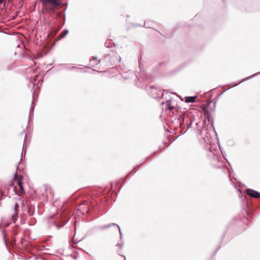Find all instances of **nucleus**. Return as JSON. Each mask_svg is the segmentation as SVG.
Returning a JSON list of instances; mask_svg holds the SVG:
<instances>
[{
    "mask_svg": "<svg viewBox=\"0 0 260 260\" xmlns=\"http://www.w3.org/2000/svg\"><path fill=\"white\" fill-rule=\"evenodd\" d=\"M173 118V121L176 122L180 126V128H184L186 126L187 129L191 127L194 119L191 115H187L184 116L183 118L181 119V116L177 114H174Z\"/></svg>",
    "mask_w": 260,
    "mask_h": 260,
    "instance_id": "f257e3e1",
    "label": "nucleus"
},
{
    "mask_svg": "<svg viewBox=\"0 0 260 260\" xmlns=\"http://www.w3.org/2000/svg\"><path fill=\"white\" fill-rule=\"evenodd\" d=\"M43 4L46 9L53 10L55 7L60 5L61 3L59 0H43Z\"/></svg>",
    "mask_w": 260,
    "mask_h": 260,
    "instance_id": "f03ea898",
    "label": "nucleus"
},
{
    "mask_svg": "<svg viewBox=\"0 0 260 260\" xmlns=\"http://www.w3.org/2000/svg\"><path fill=\"white\" fill-rule=\"evenodd\" d=\"M247 194L251 198H258L260 197V192L252 189L248 188L246 190Z\"/></svg>",
    "mask_w": 260,
    "mask_h": 260,
    "instance_id": "7ed1b4c3",
    "label": "nucleus"
},
{
    "mask_svg": "<svg viewBox=\"0 0 260 260\" xmlns=\"http://www.w3.org/2000/svg\"><path fill=\"white\" fill-rule=\"evenodd\" d=\"M205 122H208V125H211L210 128L213 127L214 129V121L210 113L208 114V115H204Z\"/></svg>",
    "mask_w": 260,
    "mask_h": 260,
    "instance_id": "20e7f679",
    "label": "nucleus"
},
{
    "mask_svg": "<svg viewBox=\"0 0 260 260\" xmlns=\"http://www.w3.org/2000/svg\"><path fill=\"white\" fill-rule=\"evenodd\" d=\"M110 227H113L114 231L115 232L119 231L120 232L119 226L115 223H112L109 225L102 226L101 227V229L103 230Z\"/></svg>",
    "mask_w": 260,
    "mask_h": 260,
    "instance_id": "39448f33",
    "label": "nucleus"
},
{
    "mask_svg": "<svg viewBox=\"0 0 260 260\" xmlns=\"http://www.w3.org/2000/svg\"><path fill=\"white\" fill-rule=\"evenodd\" d=\"M150 88L152 90H155V93H152L151 96L153 98H156L159 96L160 94H161L160 90H158V89L156 87H154V86H150Z\"/></svg>",
    "mask_w": 260,
    "mask_h": 260,
    "instance_id": "423d86ee",
    "label": "nucleus"
},
{
    "mask_svg": "<svg viewBox=\"0 0 260 260\" xmlns=\"http://www.w3.org/2000/svg\"><path fill=\"white\" fill-rule=\"evenodd\" d=\"M197 98V96H188L185 97V102L186 103H192L195 102L196 99Z\"/></svg>",
    "mask_w": 260,
    "mask_h": 260,
    "instance_id": "0eeeda50",
    "label": "nucleus"
},
{
    "mask_svg": "<svg viewBox=\"0 0 260 260\" xmlns=\"http://www.w3.org/2000/svg\"><path fill=\"white\" fill-rule=\"evenodd\" d=\"M17 180L18 185L19 187V188L20 189V190L19 191V194L20 196H21L22 194L24 193V190L23 187L22 186V182H21V179L20 178H17Z\"/></svg>",
    "mask_w": 260,
    "mask_h": 260,
    "instance_id": "6e6552de",
    "label": "nucleus"
},
{
    "mask_svg": "<svg viewBox=\"0 0 260 260\" xmlns=\"http://www.w3.org/2000/svg\"><path fill=\"white\" fill-rule=\"evenodd\" d=\"M258 74H260V72H259L258 73H257L256 74H254L250 76H249V77H247L246 78H245L244 79H243L238 84H235V85L233 86L232 87H234V86H237L238 85H239V84L243 82H245L249 79H250L253 77H254L255 76H256L257 75H258Z\"/></svg>",
    "mask_w": 260,
    "mask_h": 260,
    "instance_id": "1a4fd4ad",
    "label": "nucleus"
},
{
    "mask_svg": "<svg viewBox=\"0 0 260 260\" xmlns=\"http://www.w3.org/2000/svg\"><path fill=\"white\" fill-rule=\"evenodd\" d=\"M239 197L240 198H242V197H243L244 198L242 199V200L244 201V200H245V204H246V206H249V203H248V202H249V199L247 197V196L246 194L245 195H243L242 194V193L241 192H240V193L239 194Z\"/></svg>",
    "mask_w": 260,
    "mask_h": 260,
    "instance_id": "9d476101",
    "label": "nucleus"
},
{
    "mask_svg": "<svg viewBox=\"0 0 260 260\" xmlns=\"http://www.w3.org/2000/svg\"><path fill=\"white\" fill-rule=\"evenodd\" d=\"M208 141L207 142V145H206V147H205V149L206 150L209 151V152H212V147L211 145V141L209 138H208Z\"/></svg>",
    "mask_w": 260,
    "mask_h": 260,
    "instance_id": "9b49d317",
    "label": "nucleus"
},
{
    "mask_svg": "<svg viewBox=\"0 0 260 260\" xmlns=\"http://www.w3.org/2000/svg\"><path fill=\"white\" fill-rule=\"evenodd\" d=\"M172 101L171 100H168L166 101V105L167 106L168 109L171 111L175 109V107L171 105Z\"/></svg>",
    "mask_w": 260,
    "mask_h": 260,
    "instance_id": "f8f14e48",
    "label": "nucleus"
},
{
    "mask_svg": "<svg viewBox=\"0 0 260 260\" xmlns=\"http://www.w3.org/2000/svg\"><path fill=\"white\" fill-rule=\"evenodd\" d=\"M208 105H206L203 106V107L202 108V112L204 114V116L205 115H208L209 113H210V112L208 110Z\"/></svg>",
    "mask_w": 260,
    "mask_h": 260,
    "instance_id": "ddd939ff",
    "label": "nucleus"
},
{
    "mask_svg": "<svg viewBox=\"0 0 260 260\" xmlns=\"http://www.w3.org/2000/svg\"><path fill=\"white\" fill-rule=\"evenodd\" d=\"M234 221H232L230 224L228 226L227 228V230L223 234V235H222V238L225 236L226 234L228 233V231L230 230V229H231V228H233V225H234Z\"/></svg>",
    "mask_w": 260,
    "mask_h": 260,
    "instance_id": "4468645a",
    "label": "nucleus"
},
{
    "mask_svg": "<svg viewBox=\"0 0 260 260\" xmlns=\"http://www.w3.org/2000/svg\"><path fill=\"white\" fill-rule=\"evenodd\" d=\"M68 33V30H66L64 32H62L61 34V38H64Z\"/></svg>",
    "mask_w": 260,
    "mask_h": 260,
    "instance_id": "2eb2a0df",
    "label": "nucleus"
},
{
    "mask_svg": "<svg viewBox=\"0 0 260 260\" xmlns=\"http://www.w3.org/2000/svg\"><path fill=\"white\" fill-rule=\"evenodd\" d=\"M222 153V155L223 157V158H224L225 160L226 161V162L228 164V165L231 166V164H230V162L229 161V160H228V159L226 158V157H225L224 155L223 154V153L221 152Z\"/></svg>",
    "mask_w": 260,
    "mask_h": 260,
    "instance_id": "dca6fc26",
    "label": "nucleus"
},
{
    "mask_svg": "<svg viewBox=\"0 0 260 260\" xmlns=\"http://www.w3.org/2000/svg\"><path fill=\"white\" fill-rule=\"evenodd\" d=\"M213 157H214V158H215V159L217 162H220V159H219V158L217 156H215V154H214V153H213Z\"/></svg>",
    "mask_w": 260,
    "mask_h": 260,
    "instance_id": "f3484780",
    "label": "nucleus"
},
{
    "mask_svg": "<svg viewBox=\"0 0 260 260\" xmlns=\"http://www.w3.org/2000/svg\"><path fill=\"white\" fill-rule=\"evenodd\" d=\"M140 165H141V164H140L139 165L137 166V167H134L133 169V170L131 171V173H132L133 171H134V170H135L136 171H137V168H139Z\"/></svg>",
    "mask_w": 260,
    "mask_h": 260,
    "instance_id": "a211bd4d",
    "label": "nucleus"
},
{
    "mask_svg": "<svg viewBox=\"0 0 260 260\" xmlns=\"http://www.w3.org/2000/svg\"><path fill=\"white\" fill-rule=\"evenodd\" d=\"M220 248V245H219L217 247V248H216V250H215L214 253H216V252H217V251H218Z\"/></svg>",
    "mask_w": 260,
    "mask_h": 260,
    "instance_id": "6ab92c4d",
    "label": "nucleus"
},
{
    "mask_svg": "<svg viewBox=\"0 0 260 260\" xmlns=\"http://www.w3.org/2000/svg\"><path fill=\"white\" fill-rule=\"evenodd\" d=\"M19 207V205L18 203H16L15 205V210L16 211L17 208Z\"/></svg>",
    "mask_w": 260,
    "mask_h": 260,
    "instance_id": "aec40b11",
    "label": "nucleus"
},
{
    "mask_svg": "<svg viewBox=\"0 0 260 260\" xmlns=\"http://www.w3.org/2000/svg\"><path fill=\"white\" fill-rule=\"evenodd\" d=\"M138 24H135V23H133V24H132V23H131V26H134V27H135V26H138Z\"/></svg>",
    "mask_w": 260,
    "mask_h": 260,
    "instance_id": "412c9836",
    "label": "nucleus"
},
{
    "mask_svg": "<svg viewBox=\"0 0 260 260\" xmlns=\"http://www.w3.org/2000/svg\"><path fill=\"white\" fill-rule=\"evenodd\" d=\"M216 167L217 168H218V169H220V168H222V165H221V166H217V167Z\"/></svg>",
    "mask_w": 260,
    "mask_h": 260,
    "instance_id": "4be33fe9",
    "label": "nucleus"
},
{
    "mask_svg": "<svg viewBox=\"0 0 260 260\" xmlns=\"http://www.w3.org/2000/svg\"><path fill=\"white\" fill-rule=\"evenodd\" d=\"M5 0H0V5H1L2 4H3L4 3Z\"/></svg>",
    "mask_w": 260,
    "mask_h": 260,
    "instance_id": "5701e85b",
    "label": "nucleus"
},
{
    "mask_svg": "<svg viewBox=\"0 0 260 260\" xmlns=\"http://www.w3.org/2000/svg\"><path fill=\"white\" fill-rule=\"evenodd\" d=\"M94 59H95V62H96V63L99 62V61L96 58H95Z\"/></svg>",
    "mask_w": 260,
    "mask_h": 260,
    "instance_id": "b1692460",
    "label": "nucleus"
},
{
    "mask_svg": "<svg viewBox=\"0 0 260 260\" xmlns=\"http://www.w3.org/2000/svg\"><path fill=\"white\" fill-rule=\"evenodd\" d=\"M148 158H149V157H146V158H145V160L144 161H143L142 162V164L144 163V162H145V161L146 160H147Z\"/></svg>",
    "mask_w": 260,
    "mask_h": 260,
    "instance_id": "393cba45",
    "label": "nucleus"
},
{
    "mask_svg": "<svg viewBox=\"0 0 260 260\" xmlns=\"http://www.w3.org/2000/svg\"><path fill=\"white\" fill-rule=\"evenodd\" d=\"M163 147L159 146L158 149H161Z\"/></svg>",
    "mask_w": 260,
    "mask_h": 260,
    "instance_id": "a878e982",
    "label": "nucleus"
},
{
    "mask_svg": "<svg viewBox=\"0 0 260 260\" xmlns=\"http://www.w3.org/2000/svg\"><path fill=\"white\" fill-rule=\"evenodd\" d=\"M156 152H157V151H154L151 155L154 154Z\"/></svg>",
    "mask_w": 260,
    "mask_h": 260,
    "instance_id": "bb28decb",
    "label": "nucleus"
},
{
    "mask_svg": "<svg viewBox=\"0 0 260 260\" xmlns=\"http://www.w3.org/2000/svg\"><path fill=\"white\" fill-rule=\"evenodd\" d=\"M139 66H140V60H139Z\"/></svg>",
    "mask_w": 260,
    "mask_h": 260,
    "instance_id": "cd10ccee",
    "label": "nucleus"
},
{
    "mask_svg": "<svg viewBox=\"0 0 260 260\" xmlns=\"http://www.w3.org/2000/svg\"><path fill=\"white\" fill-rule=\"evenodd\" d=\"M216 101H215V102H214V106H215V104H216Z\"/></svg>",
    "mask_w": 260,
    "mask_h": 260,
    "instance_id": "c85d7f7f",
    "label": "nucleus"
},
{
    "mask_svg": "<svg viewBox=\"0 0 260 260\" xmlns=\"http://www.w3.org/2000/svg\"><path fill=\"white\" fill-rule=\"evenodd\" d=\"M145 27L149 28V26H146Z\"/></svg>",
    "mask_w": 260,
    "mask_h": 260,
    "instance_id": "c756f323",
    "label": "nucleus"
},
{
    "mask_svg": "<svg viewBox=\"0 0 260 260\" xmlns=\"http://www.w3.org/2000/svg\"><path fill=\"white\" fill-rule=\"evenodd\" d=\"M223 1H224V0H222Z\"/></svg>",
    "mask_w": 260,
    "mask_h": 260,
    "instance_id": "7c9ffc66",
    "label": "nucleus"
}]
</instances>
